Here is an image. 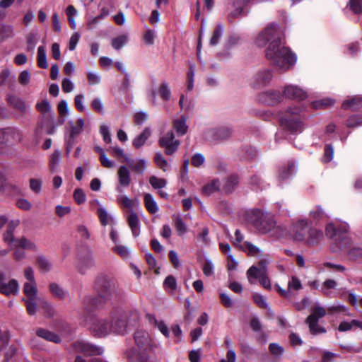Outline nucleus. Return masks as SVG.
Instances as JSON below:
<instances>
[{"label": "nucleus", "instance_id": "obj_1", "mask_svg": "<svg viewBox=\"0 0 362 362\" xmlns=\"http://www.w3.org/2000/svg\"><path fill=\"white\" fill-rule=\"evenodd\" d=\"M255 44L263 47L268 44L265 54L270 62L282 70H288L296 62V56L288 47L283 45L281 31L277 25L271 23L259 33Z\"/></svg>", "mask_w": 362, "mask_h": 362}, {"label": "nucleus", "instance_id": "obj_2", "mask_svg": "<svg viewBox=\"0 0 362 362\" xmlns=\"http://www.w3.org/2000/svg\"><path fill=\"white\" fill-rule=\"evenodd\" d=\"M88 327L94 336L105 337L110 333L124 334L126 332V315L121 309L111 312L108 319L93 318Z\"/></svg>", "mask_w": 362, "mask_h": 362}, {"label": "nucleus", "instance_id": "obj_3", "mask_svg": "<svg viewBox=\"0 0 362 362\" xmlns=\"http://www.w3.org/2000/svg\"><path fill=\"white\" fill-rule=\"evenodd\" d=\"M281 127L291 133L301 132L304 127L305 116L298 106L289 107L279 115Z\"/></svg>", "mask_w": 362, "mask_h": 362}, {"label": "nucleus", "instance_id": "obj_4", "mask_svg": "<svg viewBox=\"0 0 362 362\" xmlns=\"http://www.w3.org/2000/svg\"><path fill=\"white\" fill-rule=\"evenodd\" d=\"M96 288L99 296L104 300H117L124 295L117 282L106 276H100L96 280Z\"/></svg>", "mask_w": 362, "mask_h": 362}, {"label": "nucleus", "instance_id": "obj_5", "mask_svg": "<svg viewBox=\"0 0 362 362\" xmlns=\"http://www.w3.org/2000/svg\"><path fill=\"white\" fill-rule=\"evenodd\" d=\"M246 220L262 233H267L276 228L274 216L259 209H252L246 211Z\"/></svg>", "mask_w": 362, "mask_h": 362}, {"label": "nucleus", "instance_id": "obj_6", "mask_svg": "<svg viewBox=\"0 0 362 362\" xmlns=\"http://www.w3.org/2000/svg\"><path fill=\"white\" fill-rule=\"evenodd\" d=\"M349 228L346 223L339 224L331 222L327 224L325 227V235L337 243L338 248L341 249L344 240L346 239Z\"/></svg>", "mask_w": 362, "mask_h": 362}, {"label": "nucleus", "instance_id": "obj_7", "mask_svg": "<svg viewBox=\"0 0 362 362\" xmlns=\"http://www.w3.org/2000/svg\"><path fill=\"white\" fill-rule=\"evenodd\" d=\"M326 315V310L321 306H317L312 310L311 314L307 317L308 323L310 332L313 334L325 333V329L320 327L317 324L318 320L323 317Z\"/></svg>", "mask_w": 362, "mask_h": 362}, {"label": "nucleus", "instance_id": "obj_8", "mask_svg": "<svg viewBox=\"0 0 362 362\" xmlns=\"http://www.w3.org/2000/svg\"><path fill=\"white\" fill-rule=\"evenodd\" d=\"M159 145L164 149V152L168 156L174 154L178 149L180 142L175 138L173 131H168L160 137Z\"/></svg>", "mask_w": 362, "mask_h": 362}, {"label": "nucleus", "instance_id": "obj_9", "mask_svg": "<svg viewBox=\"0 0 362 362\" xmlns=\"http://www.w3.org/2000/svg\"><path fill=\"white\" fill-rule=\"evenodd\" d=\"M309 222L304 218L298 219L291 224L289 229L291 236L295 241L303 242L308 234Z\"/></svg>", "mask_w": 362, "mask_h": 362}, {"label": "nucleus", "instance_id": "obj_10", "mask_svg": "<svg viewBox=\"0 0 362 362\" xmlns=\"http://www.w3.org/2000/svg\"><path fill=\"white\" fill-rule=\"evenodd\" d=\"M75 351L78 353H82L86 356L101 355L103 353V349L100 346H95L93 344L86 341H78L74 345Z\"/></svg>", "mask_w": 362, "mask_h": 362}, {"label": "nucleus", "instance_id": "obj_11", "mask_svg": "<svg viewBox=\"0 0 362 362\" xmlns=\"http://www.w3.org/2000/svg\"><path fill=\"white\" fill-rule=\"evenodd\" d=\"M232 129L228 127L210 129L205 132L206 139L211 141H223L228 139L232 134Z\"/></svg>", "mask_w": 362, "mask_h": 362}, {"label": "nucleus", "instance_id": "obj_12", "mask_svg": "<svg viewBox=\"0 0 362 362\" xmlns=\"http://www.w3.org/2000/svg\"><path fill=\"white\" fill-rule=\"evenodd\" d=\"M273 78L272 72L269 69H262L252 77V85L254 88H261L268 85Z\"/></svg>", "mask_w": 362, "mask_h": 362}, {"label": "nucleus", "instance_id": "obj_13", "mask_svg": "<svg viewBox=\"0 0 362 362\" xmlns=\"http://www.w3.org/2000/svg\"><path fill=\"white\" fill-rule=\"evenodd\" d=\"M283 95L279 90H267L258 95V100L267 105H275L281 102Z\"/></svg>", "mask_w": 362, "mask_h": 362}, {"label": "nucleus", "instance_id": "obj_14", "mask_svg": "<svg viewBox=\"0 0 362 362\" xmlns=\"http://www.w3.org/2000/svg\"><path fill=\"white\" fill-rule=\"evenodd\" d=\"M134 341L139 349L138 351H146L151 348V339L148 333L146 331H136L134 333Z\"/></svg>", "mask_w": 362, "mask_h": 362}, {"label": "nucleus", "instance_id": "obj_15", "mask_svg": "<svg viewBox=\"0 0 362 362\" xmlns=\"http://www.w3.org/2000/svg\"><path fill=\"white\" fill-rule=\"evenodd\" d=\"M284 95L288 98L299 100H304L307 98V93L304 90L293 85H288L285 86Z\"/></svg>", "mask_w": 362, "mask_h": 362}, {"label": "nucleus", "instance_id": "obj_16", "mask_svg": "<svg viewBox=\"0 0 362 362\" xmlns=\"http://www.w3.org/2000/svg\"><path fill=\"white\" fill-rule=\"evenodd\" d=\"M269 264V261L266 259H261L259 263L258 266H254L252 265L250 267L248 270L247 271V277L248 279V281L250 284H253L252 281V276H256L257 274H267V267Z\"/></svg>", "mask_w": 362, "mask_h": 362}, {"label": "nucleus", "instance_id": "obj_17", "mask_svg": "<svg viewBox=\"0 0 362 362\" xmlns=\"http://www.w3.org/2000/svg\"><path fill=\"white\" fill-rule=\"evenodd\" d=\"M85 121L83 118H78L76 121H69L68 122L69 127V138L75 139L83 129Z\"/></svg>", "mask_w": 362, "mask_h": 362}, {"label": "nucleus", "instance_id": "obj_18", "mask_svg": "<svg viewBox=\"0 0 362 362\" xmlns=\"http://www.w3.org/2000/svg\"><path fill=\"white\" fill-rule=\"evenodd\" d=\"M8 104L13 108L18 110L21 114H25L29 110V106L25 101L16 95H8L7 97Z\"/></svg>", "mask_w": 362, "mask_h": 362}, {"label": "nucleus", "instance_id": "obj_19", "mask_svg": "<svg viewBox=\"0 0 362 362\" xmlns=\"http://www.w3.org/2000/svg\"><path fill=\"white\" fill-rule=\"evenodd\" d=\"M18 221H11L8 225L6 232L4 234V242L13 247H15L16 245V241L18 240V239L15 238L13 235L14 230L18 226Z\"/></svg>", "mask_w": 362, "mask_h": 362}, {"label": "nucleus", "instance_id": "obj_20", "mask_svg": "<svg viewBox=\"0 0 362 362\" xmlns=\"http://www.w3.org/2000/svg\"><path fill=\"white\" fill-rule=\"evenodd\" d=\"M323 233L322 230L313 227H310L308 230L306 239L304 240L307 245L313 246L317 245L322 240Z\"/></svg>", "mask_w": 362, "mask_h": 362}, {"label": "nucleus", "instance_id": "obj_21", "mask_svg": "<svg viewBox=\"0 0 362 362\" xmlns=\"http://www.w3.org/2000/svg\"><path fill=\"white\" fill-rule=\"evenodd\" d=\"M127 220L133 235L134 237L139 236L140 233V221L136 213L130 211L127 216Z\"/></svg>", "mask_w": 362, "mask_h": 362}, {"label": "nucleus", "instance_id": "obj_22", "mask_svg": "<svg viewBox=\"0 0 362 362\" xmlns=\"http://www.w3.org/2000/svg\"><path fill=\"white\" fill-rule=\"evenodd\" d=\"M118 182L121 188L128 187L132 181L130 170L125 165H121L117 170Z\"/></svg>", "mask_w": 362, "mask_h": 362}, {"label": "nucleus", "instance_id": "obj_23", "mask_svg": "<svg viewBox=\"0 0 362 362\" xmlns=\"http://www.w3.org/2000/svg\"><path fill=\"white\" fill-rule=\"evenodd\" d=\"M19 286L16 280L11 279L8 283H0V292L6 296L16 295Z\"/></svg>", "mask_w": 362, "mask_h": 362}, {"label": "nucleus", "instance_id": "obj_24", "mask_svg": "<svg viewBox=\"0 0 362 362\" xmlns=\"http://www.w3.org/2000/svg\"><path fill=\"white\" fill-rule=\"evenodd\" d=\"M94 259L91 254H88L82 257L78 262L77 269L78 272L83 274L94 266Z\"/></svg>", "mask_w": 362, "mask_h": 362}, {"label": "nucleus", "instance_id": "obj_25", "mask_svg": "<svg viewBox=\"0 0 362 362\" xmlns=\"http://www.w3.org/2000/svg\"><path fill=\"white\" fill-rule=\"evenodd\" d=\"M187 121V117L185 115L173 121V127L178 136H183L187 133L188 130Z\"/></svg>", "mask_w": 362, "mask_h": 362}, {"label": "nucleus", "instance_id": "obj_26", "mask_svg": "<svg viewBox=\"0 0 362 362\" xmlns=\"http://www.w3.org/2000/svg\"><path fill=\"white\" fill-rule=\"evenodd\" d=\"M246 4L245 0H235L233 6L234 10L228 13V19L230 22L234 21L238 18L243 11V8Z\"/></svg>", "mask_w": 362, "mask_h": 362}, {"label": "nucleus", "instance_id": "obj_27", "mask_svg": "<svg viewBox=\"0 0 362 362\" xmlns=\"http://www.w3.org/2000/svg\"><path fill=\"white\" fill-rule=\"evenodd\" d=\"M116 190L119 193L117 196V202L118 204H121L123 207L130 209V211H133L132 209L134 205V201L124 194L123 190L120 187H117Z\"/></svg>", "mask_w": 362, "mask_h": 362}, {"label": "nucleus", "instance_id": "obj_28", "mask_svg": "<svg viewBox=\"0 0 362 362\" xmlns=\"http://www.w3.org/2000/svg\"><path fill=\"white\" fill-rule=\"evenodd\" d=\"M309 216L315 221H320L329 217L320 205H316L309 211Z\"/></svg>", "mask_w": 362, "mask_h": 362}, {"label": "nucleus", "instance_id": "obj_29", "mask_svg": "<svg viewBox=\"0 0 362 362\" xmlns=\"http://www.w3.org/2000/svg\"><path fill=\"white\" fill-rule=\"evenodd\" d=\"M43 298L40 297L30 299H23L25 304L26 310L28 315H35L37 313V307H40V301Z\"/></svg>", "mask_w": 362, "mask_h": 362}, {"label": "nucleus", "instance_id": "obj_30", "mask_svg": "<svg viewBox=\"0 0 362 362\" xmlns=\"http://www.w3.org/2000/svg\"><path fill=\"white\" fill-rule=\"evenodd\" d=\"M342 107L345 110H356L362 107V96H354L346 100L342 104Z\"/></svg>", "mask_w": 362, "mask_h": 362}, {"label": "nucleus", "instance_id": "obj_31", "mask_svg": "<svg viewBox=\"0 0 362 362\" xmlns=\"http://www.w3.org/2000/svg\"><path fill=\"white\" fill-rule=\"evenodd\" d=\"M23 293L25 296V298L23 299H30L38 297L36 282H25L23 285Z\"/></svg>", "mask_w": 362, "mask_h": 362}, {"label": "nucleus", "instance_id": "obj_32", "mask_svg": "<svg viewBox=\"0 0 362 362\" xmlns=\"http://www.w3.org/2000/svg\"><path fill=\"white\" fill-rule=\"evenodd\" d=\"M15 248H22L33 252H36L37 250V246L36 244L25 237H21L16 241Z\"/></svg>", "mask_w": 362, "mask_h": 362}, {"label": "nucleus", "instance_id": "obj_33", "mask_svg": "<svg viewBox=\"0 0 362 362\" xmlns=\"http://www.w3.org/2000/svg\"><path fill=\"white\" fill-rule=\"evenodd\" d=\"M36 334L39 337L49 341H53L55 343H59L60 341V338L59 336L43 328H38L36 330Z\"/></svg>", "mask_w": 362, "mask_h": 362}, {"label": "nucleus", "instance_id": "obj_34", "mask_svg": "<svg viewBox=\"0 0 362 362\" xmlns=\"http://www.w3.org/2000/svg\"><path fill=\"white\" fill-rule=\"evenodd\" d=\"M224 32V26L221 23H218L215 27L212 32L211 38L209 40V45L211 46H216L218 44Z\"/></svg>", "mask_w": 362, "mask_h": 362}, {"label": "nucleus", "instance_id": "obj_35", "mask_svg": "<svg viewBox=\"0 0 362 362\" xmlns=\"http://www.w3.org/2000/svg\"><path fill=\"white\" fill-rule=\"evenodd\" d=\"M238 177L236 175H231L225 180L223 189L227 193H230L238 186Z\"/></svg>", "mask_w": 362, "mask_h": 362}, {"label": "nucleus", "instance_id": "obj_36", "mask_svg": "<svg viewBox=\"0 0 362 362\" xmlns=\"http://www.w3.org/2000/svg\"><path fill=\"white\" fill-rule=\"evenodd\" d=\"M173 221L174 227L175 228L179 236H182L187 232V225L185 223L180 215H173Z\"/></svg>", "mask_w": 362, "mask_h": 362}, {"label": "nucleus", "instance_id": "obj_37", "mask_svg": "<svg viewBox=\"0 0 362 362\" xmlns=\"http://www.w3.org/2000/svg\"><path fill=\"white\" fill-rule=\"evenodd\" d=\"M49 290L54 296L61 300L65 299L68 296V292L57 283L49 284Z\"/></svg>", "mask_w": 362, "mask_h": 362}, {"label": "nucleus", "instance_id": "obj_38", "mask_svg": "<svg viewBox=\"0 0 362 362\" xmlns=\"http://www.w3.org/2000/svg\"><path fill=\"white\" fill-rule=\"evenodd\" d=\"M296 173V166L293 163H289L287 167L282 168L279 170V179L284 181L289 178Z\"/></svg>", "mask_w": 362, "mask_h": 362}, {"label": "nucleus", "instance_id": "obj_39", "mask_svg": "<svg viewBox=\"0 0 362 362\" xmlns=\"http://www.w3.org/2000/svg\"><path fill=\"white\" fill-rule=\"evenodd\" d=\"M145 206L150 214H156L158 211V206L151 194H145L144 197Z\"/></svg>", "mask_w": 362, "mask_h": 362}, {"label": "nucleus", "instance_id": "obj_40", "mask_svg": "<svg viewBox=\"0 0 362 362\" xmlns=\"http://www.w3.org/2000/svg\"><path fill=\"white\" fill-rule=\"evenodd\" d=\"M151 135V130L149 128H145L144 131L137 136L133 141V145L135 148H139L146 143V140Z\"/></svg>", "mask_w": 362, "mask_h": 362}, {"label": "nucleus", "instance_id": "obj_41", "mask_svg": "<svg viewBox=\"0 0 362 362\" xmlns=\"http://www.w3.org/2000/svg\"><path fill=\"white\" fill-rule=\"evenodd\" d=\"M240 247L250 256H258L262 253V250L249 241L244 242L240 245Z\"/></svg>", "mask_w": 362, "mask_h": 362}, {"label": "nucleus", "instance_id": "obj_42", "mask_svg": "<svg viewBox=\"0 0 362 362\" xmlns=\"http://www.w3.org/2000/svg\"><path fill=\"white\" fill-rule=\"evenodd\" d=\"M150 322L156 327L165 337L170 334L169 329L165 323L162 320H158L153 317H150Z\"/></svg>", "mask_w": 362, "mask_h": 362}, {"label": "nucleus", "instance_id": "obj_43", "mask_svg": "<svg viewBox=\"0 0 362 362\" xmlns=\"http://www.w3.org/2000/svg\"><path fill=\"white\" fill-rule=\"evenodd\" d=\"M129 37L127 34L120 35L112 40L111 45L115 49H120L128 42Z\"/></svg>", "mask_w": 362, "mask_h": 362}, {"label": "nucleus", "instance_id": "obj_44", "mask_svg": "<svg viewBox=\"0 0 362 362\" xmlns=\"http://www.w3.org/2000/svg\"><path fill=\"white\" fill-rule=\"evenodd\" d=\"M37 65L39 67L42 69H47L48 67V64L47 62V55L46 51L44 47L40 46L37 48Z\"/></svg>", "mask_w": 362, "mask_h": 362}, {"label": "nucleus", "instance_id": "obj_45", "mask_svg": "<svg viewBox=\"0 0 362 362\" xmlns=\"http://www.w3.org/2000/svg\"><path fill=\"white\" fill-rule=\"evenodd\" d=\"M61 161V152L59 150H55L50 156L49 159V168L54 173L57 170Z\"/></svg>", "mask_w": 362, "mask_h": 362}, {"label": "nucleus", "instance_id": "obj_46", "mask_svg": "<svg viewBox=\"0 0 362 362\" xmlns=\"http://www.w3.org/2000/svg\"><path fill=\"white\" fill-rule=\"evenodd\" d=\"M337 286V283L336 281L333 279H327L325 280L321 286V292L327 296H329L331 294V290L335 289Z\"/></svg>", "mask_w": 362, "mask_h": 362}, {"label": "nucleus", "instance_id": "obj_47", "mask_svg": "<svg viewBox=\"0 0 362 362\" xmlns=\"http://www.w3.org/2000/svg\"><path fill=\"white\" fill-rule=\"evenodd\" d=\"M221 183L218 180H214L211 182H209L206 185L204 186L202 189V192L204 194L206 195H210L211 194L218 191L220 189Z\"/></svg>", "mask_w": 362, "mask_h": 362}, {"label": "nucleus", "instance_id": "obj_48", "mask_svg": "<svg viewBox=\"0 0 362 362\" xmlns=\"http://www.w3.org/2000/svg\"><path fill=\"white\" fill-rule=\"evenodd\" d=\"M346 126L349 128H356L362 126V115H354L350 116L346 122Z\"/></svg>", "mask_w": 362, "mask_h": 362}, {"label": "nucleus", "instance_id": "obj_49", "mask_svg": "<svg viewBox=\"0 0 362 362\" xmlns=\"http://www.w3.org/2000/svg\"><path fill=\"white\" fill-rule=\"evenodd\" d=\"M37 264L39 269L43 272H48L52 269V264L44 256H39L37 259Z\"/></svg>", "mask_w": 362, "mask_h": 362}, {"label": "nucleus", "instance_id": "obj_50", "mask_svg": "<svg viewBox=\"0 0 362 362\" xmlns=\"http://www.w3.org/2000/svg\"><path fill=\"white\" fill-rule=\"evenodd\" d=\"M158 93L160 98L165 101H168L170 99L171 92L168 84L166 82H163L160 84L158 88Z\"/></svg>", "mask_w": 362, "mask_h": 362}, {"label": "nucleus", "instance_id": "obj_51", "mask_svg": "<svg viewBox=\"0 0 362 362\" xmlns=\"http://www.w3.org/2000/svg\"><path fill=\"white\" fill-rule=\"evenodd\" d=\"M96 213L103 226H106L109 223L110 217L109 216L105 208L100 206V207L97 209Z\"/></svg>", "mask_w": 362, "mask_h": 362}, {"label": "nucleus", "instance_id": "obj_52", "mask_svg": "<svg viewBox=\"0 0 362 362\" xmlns=\"http://www.w3.org/2000/svg\"><path fill=\"white\" fill-rule=\"evenodd\" d=\"M128 163L129 164V167L139 174H142L146 167V161L144 159L139 160L135 163L130 160Z\"/></svg>", "mask_w": 362, "mask_h": 362}, {"label": "nucleus", "instance_id": "obj_53", "mask_svg": "<svg viewBox=\"0 0 362 362\" xmlns=\"http://www.w3.org/2000/svg\"><path fill=\"white\" fill-rule=\"evenodd\" d=\"M13 35V30L11 25H0V42Z\"/></svg>", "mask_w": 362, "mask_h": 362}, {"label": "nucleus", "instance_id": "obj_54", "mask_svg": "<svg viewBox=\"0 0 362 362\" xmlns=\"http://www.w3.org/2000/svg\"><path fill=\"white\" fill-rule=\"evenodd\" d=\"M347 8L355 14L362 13V0H349Z\"/></svg>", "mask_w": 362, "mask_h": 362}, {"label": "nucleus", "instance_id": "obj_55", "mask_svg": "<svg viewBox=\"0 0 362 362\" xmlns=\"http://www.w3.org/2000/svg\"><path fill=\"white\" fill-rule=\"evenodd\" d=\"M40 308L45 312L47 316H53L54 314V309L52 304L47 301L45 298L40 300Z\"/></svg>", "mask_w": 362, "mask_h": 362}, {"label": "nucleus", "instance_id": "obj_56", "mask_svg": "<svg viewBox=\"0 0 362 362\" xmlns=\"http://www.w3.org/2000/svg\"><path fill=\"white\" fill-rule=\"evenodd\" d=\"M149 182L154 189H161L166 185V180L165 179L158 178L156 176H151L149 178Z\"/></svg>", "mask_w": 362, "mask_h": 362}, {"label": "nucleus", "instance_id": "obj_57", "mask_svg": "<svg viewBox=\"0 0 362 362\" xmlns=\"http://www.w3.org/2000/svg\"><path fill=\"white\" fill-rule=\"evenodd\" d=\"M348 256L350 259L354 261L362 259V247H353L349 251Z\"/></svg>", "mask_w": 362, "mask_h": 362}, {"label": "nucleus", "instance_id": "obj_58", "mask_svg": "<svg viewBox=\"0 0 362 362\" xmlns=\"http://www.w3.org/2000/svg\"><path fill=\"white\" fill-rule=\"evenodd\" d=\"M156 164L163 171H166L168 168V164L167 160L164 158L163 156L160 153H157L154 158Z\"/></svg>", "mask_w": 362, "mask_h": 362}, {"label": "nucleus", "instance_id": "obj_59", "mask_svg": "<svg viewBox=\"0 0 362 362\" xmlns=\"http://www.w3.org/2000/svg\"><path fill=\"white\" fill-rule=\"evenodd\" d=\"M302 288V284L298 278L292 276L288 283V289L290 292L293 291H298Z\"/></svg>", "mask_w": 362, "mask_h": 362}, {"label": "nucleus", "instance_id": "obj_60", "mask_svg": "<svg viewBox=\"0 0 362 362\" xmlns=\"http://www.w3.org/2000/svg\"><path fill=\"white\" fill-rule=\"evenodd\" d=\"M74 199L78 204H82L85 203L86 200V194L83 190L81 188H77L74 192Z\"/></svg>", "mask_w": 362, "mask_h": 362}, {"label": "nucleus", "instance_id": "obj_61", "mask_svg": "<svg viewBox=\"0 0 362 362\" xmlns=\"http://www.w3.org/2000/svg\"><path fill=\"white\" fill-rule=\"evenodd\" d=\"M164 288L167 289H170L171 291H175L177 288V281L175 278L172 276H168L163 282Z\"/></svg>", "mask_w": 362, "mask_h": 362}, {"label": "nucleus", "instance_id": "obj_62", "mask_svg": "<svg viewBox=\"0 0 362 362\" xmlns=\"http://www.w3.org/2000/svg\"><path fill=\"white\" fill-rule=\"evenodd\" d=\"M203 273L206 276H211L214 274V265L211 260L206 259L202 267Z\"/></svg>", "mask_w": 362, "mask_h": 362}, {"label": "nucleus", "instance_id": "obj_63", "mask_svg": "<svg viewBox=\"0 0 362 362\" xmlns=\"http://www.w3.org/2000/svg\"><path fill=\"white\" fill-rule=\"evenodd\" d=\"M36 108L42 114H46L51 111V105L47 100H43L40 102H38L36 104Z\"/></svg>", "mask_w": 362, "mask_h": 362}, {"label": "nucleus", "instance_id": "obj_64", "mask_svg": "<svg viewBox=\"0 0 362 362\" xmlns=\"http://www.w3.org/2000/svg\"><path fill=\"white\" fill-rule=\"evenodd\" d=\"M30 188L35 194H39L41 191L42 182L40 179L31 178L29 180Z\"/></svg>", "mask_w": 362, "mask_h": 362}]
</instances>
